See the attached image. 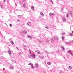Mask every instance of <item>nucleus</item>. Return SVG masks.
Returning a JSON list of instances; mask_svg holds the SVG:
<instances>
[{
    "label": "nucleus",
    "instance_id": "nucleus-1",
    "mask_svg": "<svg viewBox=\"0 0 73 73\" xmlns=\"http://www.w3.org/2000/svg\"><path fill=\"white\" fill-rule=\"evenodd\" d=\"M8 52L9 54H12V53L11 52V50H10V49L9 48L8 49Z\"/></svg>",
    "mask_w": 73,
    "mask_h": 73
},
{
    "label": "nucleus",
    "instance_id": "nucleus-2",
    "mask_svg": "<svg viewBox=\"0 0 73 73\" xmlns=\"http://www.w3.org/2000/svg\"><path fill=\"white\" fill-rule=\"evenodd\" d=\"M32 57L33 58H35L36 57V55L35 54H32L31 55Z\"/></svg>",
    "mask_w": 73,
    "mask_h": 73
},
{
    "label": "nucleus",
    "instance_id": "nucleus-3",
    "mask_svg": "<svg viewBox=\"0 0 73 73\" xmlns=\"http://www.w3.org/2000/svg\"><path fill=\"white\" fill-rule=\"evenodd\" d=\"M68 53H70V54L71 56H73V54L71 52V51L70 50V51H68Z\"/></svg>",
    "mask_w": 73,
    "mask_h": 73
},
{
    "label": "nucleus",
    "instance_id": "nucleus-4",
    "mask_svg": "<svg viewBox=\"0 0 73 73\" xmlns=\"http://www.w3.org/2000/svg\"><path fill=\"white\" fill-rule=\"evenodd\" d=\"M36 53H38V54H41V52H40L38 51H36Z\"/></svg>",
    "mask_w": 73,
    "mask_h": 73
},
{
    "label": "nucleus",
    "instance_id": "nucleus-5",
    "mask_svg": "<svg viewBox=\"0 0 73 73\" xmlns=\"http://www.w3.org/2000/svg\"><path fill=\"white\" fill-rule=\"evenodd\" d=\"M54 38L56 40H58V38L56 36H54Z\"/></svg>",
    "mask_w": 73,
    "mask_h": 73
},
{
    "label": "nucleus",
    "instance_id": "nucleus-6",
    "mask_svg": "<svg viewBox=\"0 0 73 73\" xmlns=\"http://www.w3.org/2000/svg\"><path fill=\"white\" fill-rule=\"evenodd\" d=\"M49 15L51 16H54V13H50L49 14Z\"/></svg>",
    "mask_w": 73,
    "mask_h": 73
},
{
    "label": "nucleus",
    "instance_id": "nucleus-7",
    "mask_svg": "<svg viewBox=\"0 0 73 73\" xmlns=\"http://www.w3.org/2000/svg\"><path fill=\"white\" fill-rule=\"evenodd\" d=\"M27 37L28 38H31V39H32L33 38L32 36H30V35H27Z\"/></svg>",
    "mask_w": 73,
    "mask_h": 73
},
{
    "label": "nucleus",
    "instance_id": "nucleus-8",
    "mask_svg": "<svg viewBox=\"0 0 73 73\" xmlns=\"http://www.w3.org/2000/svg\"><path fill=\"white\" fill-rule=\"evenodd\" d=\"M45 53H47V54H49L50 53V52L47 51V50H45Z\"/></svg>",
    "mask_w": 73,
    "mask_h": 73
},
{
    "label": "nucleus",
    "instance_id": "nucleus-9",
    "mask_svg": "<svg viewBox=\"0 0 73 73\" xmlns=\"http://www.w3.org/2000/svg\"><path fill=\"white\" fill-rule=\"evenodd\" d=\"M38 42L40 44H43V41H42L39 40Z\"/></svg>",
    "mask_w": 73,
    "mask_h": 73
},
{
    "label": "nucleus",
    "instance_id": "nucleus-10",
    "mask_svg": "<svg viewBox=\"0 0 73 73\" xmlns=\"http://www.w3.org/2000/svg\"><path fill=\"white\" fill-rule=\"evenodd\" d=\"M62 20H63V21H66V20L65 19V17H62Z\"/></svg>",
    "mask_w": 73,
    "mask_h": 73
},
{
    "label": "nucleus",
    "instance_id": "nucleus-11",
    "mask_svg": "<svg viewBox=\"0 0 73 73\" xmlns=\"http://www.w3.org/2000/svg\"><path fill=\"white\" fill-rule=\"evenodd\" d=\"M31 23L30 22H28L27 23V25L28 26H29L31 25Z\"/></svg>",
    "mask_w": 73,
    "mask_h": 73
},
{
    "label": "nucleus",
    "instance_id": "nucleus-12",
    "mask_svg": "<svg viewBox=\"0 0 73 73\" xmlns=\"http://www.w3.org/2000/svg\"><path fill=\"white\" fill-rule=\"evenodd\" d=\"M69 35H68V36H71V37H72L73 36V34L72 33H70Z\"/></svg>",
    "mask_w": 73,
    "mask_h": 73
},
{
    "label": "nucleus",
    "instance_id": "nucleus-13",
    "mask_svg": "<svg viewBox=\"0 0 73 73\" xmlns=\"http://www.w3.org/2000/svg\"><path fill=\"white\" fill-rule=\"evenodd\" d=\"M35 66H36V68H38V67H39L38 65V64H35Z\"/></svg>",
    "mask_w": 73,
    "mask_h": 73
},
{
    "label": "nucleus",
    "instance_id": "nucleus-14",
    "mask_svg": "<svg viewBox=\"0 0 73 73\" xmlns=\"http://www.w3.org/2000/svg\"><path fill=\"white\" fill-rule=\"evenodd\" d=\"M50 41L51 42H54V39L53 38H51V39Z\"/></svg>",
    "mask_w": 73,
    "mask_h": 73
},
{
    "label": "nucleus",
    "instance_id": "nucleus-15",
    "mask_svg": "<svg viewBox=\"0 0 73 73\" xmlns=\"http://www.w3.org/2000/svg\"><path fill=\"white\" fill-rule=\"evenodd\" d=\"M68 13H69V14H70V15H72V14H73L72 13V12L71 11H69L68 12Z\"/></svg>",
    "mask_w": 73,
    "mask_h": 73
},
{
    "label": "nucleus",
    "instance_id": "nucleus-16",
    "mask_svg": "<svg viewBox=\"0 0 73 73\" xmlns=\"http://www.w3.org/2000/svg\"><path fill=\"white\" fill-rule=\"evenodd\" d=\"M26 6H27V5H26V4H25L24 3L23 4V7H24V8H25Z\"/></svg>",
    "mask_w": 73,
    "mask_h": 73
},
{
    "label": "nucleus",
    "instance_id": "nucleus-17",
    "mask_svg": "<svg viewBox=\"0 0 73 73\" xmlns=\"http://www.w3.org/2000/svg\"><path fill=\"white\" fill-rule=\"evenodd\" d=\"M0 6L2 8H4V7L3 6V4H0Z\"/></svg>",
    "mask_w": 73,
    "mask_h": 73
},
{
    "label": "nucleus",
    "instance_id": "nucleus-18",
    "mask_svg": "<svg viewBox=\"0 0 73 73\" xmlns=\"http://www.w3.org/2000/svg\"><path fill=\"white\" fill-rule=\"evenodd\" d=\"M28 56L29 58H32V55H29Z\"/></svg>",
    "mask_w": 73,
    "mask_h": 73
},
{
    "label": "nucleus",
    "instance_id": "nucleus-19",
    "mask_svg": "<svg viewBox=\"0 0 73 73\" xmlns=\"http://www.w3.org/2000/svg\"><path fill=\"white\" fill-rule=\"evenodd\" d=\"M39 58H41V59H44V58H45L44 57H41V56H39Z\"/></svg>",
    "mask_w": 73,
    "mask_h": 73
},
{
    "label": "nucleus",
    "instance_id": "nucleus-20",
    "mask_svg": "<svg viewBox=\"0 0 73 73\" xmlns=\"http://www.w3.org/2000/svg\"><path fill=\"white\" fill-rule=\"evenodd\" d=\"M40 15H41L42 16H44V14L43 13H42V12H41L40 13Z\"/></svg>",
    "mask_w": 73,
    "mask_h": 73
},
{
    "label": "nucleus",
    "instance_id": "nucleus-21",
    "mask_svg": "<svg viewBox=\"0 0 73 73\" xmlns=\"http://www.w3.org/2000/svg\"><path fill=\"white\" fill-rule=\"evenodd\" d=\"M11 43L12 45H13V44H14V42H13V41H11Z\"/></svg>",
    "mask_w": 73,
    "mask_h": 73
},
{
    "label": "nucleus",
    "instance_id": "nucleus-22",
    "mask_svg": "<svg viewBox=\"0 0 73 73\" xmlns=\"http://www.w3.org/2000/svg\"><path fill=\"white\" fill-rule=\"evenodd\" d=\"M23 33H24V34H27V31H26V30H24L23 31Z\"/></svg>",
    "mask_w": 73,
    "mask_h": 73
},
{
    "label": "nucleus",
    "instance_id": "nucleus-23",
    "mask_svg": "<svg viewBox=\"0 0 73 73\" xmlns=\"http://www.w3.org/2000/svg\"><path fill=\"white\" fill-rule=\"evenodd\" d=\"M61 48L62 49H63V50H65V48H64V47H63V46H62L61 47Z\"/></svg>",
    "mask_w": 73,
    "mask_h": 73
},
{
    "label": "nucleus",
    "instance_id": "nucleus-24",
    "mask_svg": "<svg viewBox=\"0 0 73 73\" xmlns=\"http://www.w3.org/2000/svg\"><path fill=\"white\" fill-rule=\"evenodd\" d=\"M62 39L63 41H64V36H62Z\"/></svg>",
    "mask_w": 73,
    "mask_h": 73
},
{
    "label": "nucleus",
    "instance_id": "nucleus-25",
    "mask_svg": "<svg viewBox=\"0 0 73 73\" xmlns=\"http://www.w3.org/2000/svg\"><path fill=\"white\" fill-rule=\"evenodd\" d=\"M18 54L19 56H21V55L22 54V53H21V52H19L18 53Z\"/></svg>",
    "mask_w": 73,
    "mask_h": 73
},
{
    "label": "nucleus",
    "instance_id": "nucleus-26",
    "mask_svg": "<svg viewBox=\"0 0 73 73\" xmlns=\"http://www.w3.org/2000/svg\"><path fill=\"white\" fill-rule=\"evenodd\" d=\"M13 68V67L12 66H10V69H12Z\"/></svg>",
    "mask_w": 73,
    "mask_h": 73
},
{
    "label": "nucleus",
    "instance_id": "nucleus-27",
    "mask_svg": "<svg viewBox=\"0 0 73 73\" xmlns=\"http://www.w3.org/2000/svg\"><path fill=\"white\" fill-rule=\"evenodd\" d=\"M46 42L47 43H48V42H49V40L48 39H47L46 40Z\"/></svg>",
    "mask_w": 73,
    "mask_h": 73
},
{
    "label": "nucleus",
    "instance_id": "nucleus-28",
    "mask_svg": "<svg viewBox=\"0 0 73 73\" xmlns=\"http://www.w3.org/2000/svg\"><path fill=\"white\" fill-rule=\"evenodd\" d=\"M70 42H65V43H66V44H70Z\"/></svg>",
    "mask_w": 73,
    "mask_h": 73
},
{
    "label": "nucleus",
    "instance_id": "nucleus-29",
    "mask_svg": "<svg viewBox=\"0 0 73 73\" xmlns=\"http://www.w3.org/2000/svg\"><path fill=\"white\" fill-rule=\"evenodd\" d=\"M62 35H65V32L62 33Z\"/></svg>",
    "mask_w": 73,
    "mask_h": 73
},
{
    "label": "nucleus",
    "instance_id": "nucleus-30",
    "mask_svg": "<svg viewBox=\"0 0 73 73\" xmlns=\"http://www.w3.org/2000/svg\"><path fill=\"white\" fill-rule=\"evenodd\" d=\"M48 65H50V64H51V62H48L47 63Z\"/></svg>",
    "mask_w": 73,
    "mask_h": 73
},
{
    "label": "nucleus",
    "instance_id": "nucleus-31",
    "mask_svg": "<svg viewBox=\"0 0 73 73\" xmlns=\"http://www.w3.org/2000/svg\"><path fill=\"white\" fill-rule=\"evenodd\" d=\"M0 59H4V57H2V56L0 57Z\"/></svg>",
    "mask_w": 73,
    "mask_h": 73
},
{
    "label": "nucleus",
    "instance_id": "nucleus-32",
    "mask_svg": "<svg viewBox=\"0 0 73 73\" xmlns=\"http://www.w3.org/2000/svg\"><path fill=\"white\" fill-rule=\"evenodd\" d=\"M46 29H49V27H48L47 26H46Z\"/></svg>",
    "mask_w": 73,
    "mask_h": 73
},
{
    "label": "nucleus",
    "instance_id": "nucleus-33",
    "mask_svg": "<svg viewBox=\"0 0 73 73\" xmlns=\"http://www.w3.org/2000/svg\"><path fill=\"white\" fill-rule=\"evenodd\" d=\"M31 68L32 69H34L35 68V67H34L33 65L31 66Z\"/></svg>",
    "mask_w": 73,
    "mask_h": 73
},
{
    "label": "nucleus",
    "instance_id": "nucleus-34",
    "mask_svg": "<svg viewBox=\"0 0 73 73\" xmlns=\"http://www.w3.org/2000/svg\"><path fill=\"white\" fill-rule=\"evenodd\" d=\"M34 9V6H32L31 7V9H32V10H33Z\"/></svg>",
    "mask_w": 73,
    "mask_h": 73
},
{
    "label": "nucleus",
    "instance_id": "nucleus-35",
    "mask_svg": "<svg viewBox=\"0 0 73 73\" xmlns=\"http://www.w3.org/2000/svg\"><path fill=\"white\" fill-rule=\"evenodd\" d=\"M59 50H56V53H59Z\"/></svg>",
    "mask_w": 73,
    "mask_h": 73
},
{
    "label": "nucleus",
    "instance_id": "nucleus-36",
    "mask_svg": "<svg viewBox=\"0 0 73 73\" xmlns=\"http://www.w3.org/2000/svg\"><path fill=\"white\" fill-rule=\"evenodd\" d=\"M69 68L70 69H73V68L72 67L70 66H69Z\"/></svg>",
    "mask_w": 73,
    "mask_h": 73
},
{
    "label": "nucleus",
    "instance_id": "nucleus-37",
    "mask_svg": "<svg viewBox=\"0 0 73 73\" xmlns=\"http://www.w3.org/2000/svg\"><path fill=\"white\" fill-rule=\"evenodd\" d=\"M24 49H25V50H27V48H26V47L24 48Z\"/></svg>",
    "mask_w": 73,
    "mask_h": 73
},
{
    "label": "nucleus",
    "instance_id": "nucleus-38",
    "mask_svg": "<svg viewBox=\"0 0 73 73\" xmlns=\"http://www.w3.org/2000/svg\"><path fill=\"white\" fill-rule=\"evenodd\" d=\"M13 62H15V63H17V62H16V61H15V60H13Z\"/></svg>",
    "mask_w": 73,
    "mask_h": 73
},
{
    "label": "nucleus",
    "instance_id": "nucleus-39",
    "mask_svg": "<svg viewBox=\"0 0 73 73\" xmlns=\"http://www.w3.org/2000/svg\"><path fill=\"white\" fill-rule=\"evenodd\" d=\"M66 17H67L68 18L69 17V16H68V14H67L66 15Z\"/></svg>",
    "mask_w": 73,
    "mask_h": 73
},
{
    "label": "nucleus",
    "instance_id": "nucleus-40",
    "mask_svg": "<svg viewBox=\"0 0 73 73\" xmlns=\"http://www.w3.org/2000/svg\"><path fill=\"white\" fill-rule=\"evenodd\" d=\"M71 17H72L73 18V14H71Z\"/></svg>",
    "mask_w": 73,
    "mask_h": 73
},
{
    "label": "nucleus",
    "instance_id": "nucleus-41",
    "mask_svg": "<svg viewBox=\"0 0 73 73\" xmlns=\"http://www.w3.org/2000/svg\"><path fill=\"white\" fill-rule=\"evenodd\" d=\"M18 17H19V18H21V16L18 15Z\"/></svg>",
    "mask_w": 73,
    "mask_h": 73
},
{
    "label": "nucleus",
    "instance_id": "nucleus-42",
    "mask_svg": "<svg viewBox=\"0 0 73 73\" xmlns=\"http://www.w3.org/2000/svg\"><path fill=\"white\" fill-rule=\"evenodd\" d=\"M30 65H31V66L33 65V64H32V63H30Z\"/></svg>",
    "mask_w": 73,
    "mask_h": 73
},
{
    "label": "nucleus",
    "instance_id": "nucleus-43",
    "mask_svg": "<svg viewBox=\"0 0 73 73\" xmlns=\"http://www.w3.org/2000/svg\"><path fill=\"white\" fill-rule=\"evenodd\" d=\"M10 27H12V24H10Z\"/></svg>",
    "mask_w": 73,
    "mask_h": 73
},
{
    "label": "nucleus",
    "instance_id": "nucleus-44",
    "mask_svg": "<svg viewBox=\"0 0 73 73\" xmlns=\"http://www.w3.org/2000/svg\"><path fill=\"white\" fill-rule=\"evenodd\" d=\"M25 0H22L23 2H24V1H25Z\"/></svg>",
    "mask_w": 73,
    "mask_h": 73
},
{
    "label": "nucleus",
    "instance_id": "nucleus-45",
    "mask_svg": "<svg viewBox=\"0 0 73 73\" xmlns=\"http://www.w3.org/2000/svg\"><path fill=\"white\" fill-rule=\"evenodd\" d=\"M29 51L30 52V53H31V50H30V49H29Z\"/></svg>",
    "mask_w": 73,
    "mask_h": 73
},
{
    "label": "nucleus",
    "instance_id": "nucleus-46",
    "mask_svg": "<svg viewBox=\"0 0 73 73\" xmlns=\"http://www.w3.org/2000/svg\"><path fill=\"white\" fill-rule=\"evenodd\" d=\"M59 73H62V71H61L59 72Z\"/></svg>",
    "mask_w": 73,
    "mask_h": 73
},
{
    "label": "nucleus",
    "instance_id": "nucleus-47",
    "mask_svg": "<svg viewBox=\"0 0 73 73\" xmlns=\"http://www.w3.org/2000/svg\"><path fill=\"white\" fill-rule=\"evenodd\" d=\"M17 21H18L19 22V19H18V20H17Z\"/></svg>",
    "mask_w": 73,
    "mask_h": 73
},
{
    "label": "nucleus",
    "instance_id": "nucleus-48",
    "mask_svg": "<svg viewBox=\"0 0 73 73\" xmlns=\"http://www.w3.org/2000/svg\"><path fill=\"white\" fill-rule=\"evenodd\" d=\"M23 47H24V48H25V47H26V46H23Z\"/></svg>",
    "mask_w": 73,
    "mask_h": 73
},
{
    "label": "nucleus",
    "instance_id": "nucleus-49",
    "mask_svg": "<svg viewBox=\"0 0 73 73\" xmlns=\"http://www.w3.org/2000/svg\"><path fill=\"white\" fill-rule=\"evenodd\" d=\"M63 9H63V8H62V9H61L62 11H63Z\"/></svg>",
    "mask_w": 73,
    "mask_h": 73
},
{
    "label": "nucleus",
    "instance_id": "nucleus-50",
    "mask_svg": "<svg viewBox=\"0 0 73 73\" xmlns=\"http://www.w3.org/2000/svg\"><path fill=\"white\" fill-rule=\"evenodd\" d=\"M5 0H4V3H5Z\"/></svg>",
    "mask_w": 73,
    "mask_h": 73
},
{
    "label": "nucleus",
    "instance_id": "nucleus-51",
    "mask_svg": "<svg viewBox=\"0 0 73 73\" xmlns=\"http://www.w3.org/2000/svg\"><path fill=\"white\" fill-rule=\"evenodd\" d=\"M51 2H52V3H53V1H52V0H51Z\"/></svg>",
    "mask_w": 73,
    "mask_h": 73
},
{
    "label": "nucleus",
    "instance_id": "nucleus-52",
    "mask_svg": "<svg viewBox=\"0 0 73 73\" xmlns=\"http://www.w3.org/2000/svg\"><path fill=\"white\" fill-rule=\"evenodd\" d=\"M28 65H30V63H29L28 64Z\"/></svg>",
    "mask_w": 73,
    "mask_h": 73
},
{
    "label": "nucleus",
    "instance_id": "nucleus-53",
    "mask_svg": "<svg viewBox=\"0 0 73 73\" xmlns=\"http://www.w3.org/2000/svg\"><path fill=\"white\" fill-rule=\"evenodd\" d=\"M16 48L17 49H18V48L17 47H16Z\"/></svg>",
    "mask_w": 73,
    "mask_h": 73
},
{
    "label": "nucleus",
    "instance_id": "nucleus-54",
    "mask_svg": "<svg viewBox=\"0 0 73 73\" xmlns=\"http://www.w3.org/2000/svg\"><path fill=\"white\" fill-rule=\"evenodd\" d=\"M3 70H5V69H3Z\"/></svg>",
    "mask_w": 73,
    "mask_h": 73
},
{
    "label": "nucleus",
    "instance_id": "nucleus-55",
    "mask_svg": "<svg viewBox=\"0 0 73 73\" xmlns=\"http://www.w3.org/2000/svg\"><path fill=\"white\" fill-rule=\"evenodd\" d=\"M72 43H73V40H72Z\"/></svg>",
    "mask_w": 73,
    "mask_h": 73
},
{
    "label": "nucleus",
    "instance_id": "nucleus-56",
    "mask_svg": "<svg viewBox=\"0 0 73 73\" xmlns=\"http://www.w3.org/2000/svg\"><path fill=\"white\" fill-rule=\"evenodd\" d=\"M72 33H73V31H72Z\"/></svg>",
    "mask_w": 73,
    "mask_h": 73
},
{
    "label": "nucleus",
    "instance_id": "nucleus-57",
    "mask_svg": "<svg viewBox=\"0 0 73 73\" xmlns=\"http://www.w3.org/2000/svg\"><path fill=\"white\" fill-rule=\"evenodd\" d=\"M31 21H32V19H31Z\"/></svg>",
    "mask_w": 73,
    "mask_h": 73
},
{
    "label": "nucleus",
    "instance_id": "nucleus-58",
    "mask_svg": "<svg viewBox=\"0 0 73 73\" xmlns=\"http://www.w3.org/2000/svg\"><path fill=\"white\" fill-rule=\"evenodd\" d=\"M21 32L22 33H23V32H21Z\"/></svg>",
    "mask_w": 73,
    "mask_h": 73
}]
</instances>
